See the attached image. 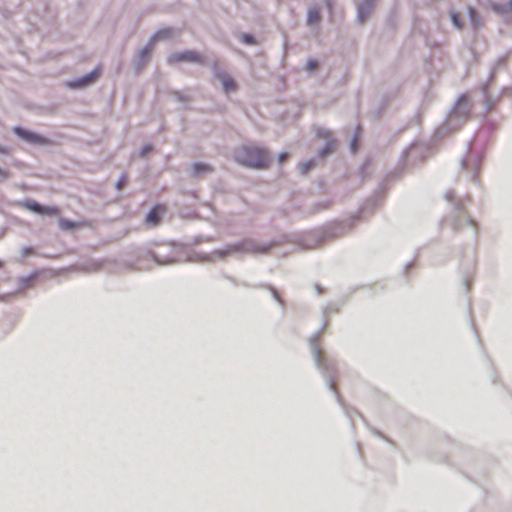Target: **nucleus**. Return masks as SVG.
Returning <instances> with one entry per match:
<instances>
[{"mask_svg":"<svg viewBox=\"0 0 512 512\" xmlns=\"http://www.w3.org/2000/svg\"><path fill=\"white\" fill-rule=\"evenodd\" d=\"M235 159L238 163L252 168H266L270 158L268 152L255 145H245L236 150Z\"/></svg>","mask_w":512,"mask_h":512,"instance_id":"1","label":"nucleus"},{"mask_svg":"<svg viewBox=\"0 0 512 512\" xmlns=\"http://www.w3.org/2000/svg\"><path fill=\"white\" fill-rule=\"evenodd\" d=\"M182 61L203 63L204 57L195 51H184L180 53H174L168 57V63L170 64H175Z\"/></svg>","mask_w":512,"mask_h":512,"instance_id":"2","label":"nucleus"},{"mask_svg":"<svg viewBox=\"0 0 512 512\" xmlns=\"http://www.w3.org/2000/svg\"><path fill=\"white\" fill-rule=\"evenodd\" d=\"M268 250L269 246L258 245L251 240H245L232 247V251H244L253 254L266 253Z\"/></svg>","mask_w":512,"mask_h":512,"instance_id":"3","label":"nucleus"},{"mask_svg":"<svg viewBox=\"0 0 512 512\" xmlns=\"http://www.w3.org/2000/svg\"><path fill=\"white\" fill-rule=\"evenodd\" d=\"M13 131L16 135L29 143L42 145L49 142L46 138L20 127H15Z\"/></svg>","mask_w":512,"mask_h":512,"instance_id":"4","label":"nucleus"},{"mask_svg":"<svg viewBox=\"0 0 512 512\" xmlns=\"http://www.w3.org/2000/svg\"><path fill=\"white\" fill-rule=\"evenodd\" d=\"M101 70L99 68L94 69L91 73L87 74L86 76L69 83V86L72 88H81L84 87L92 82H94L100 75Z\"/></svg>","mask_w":512,"mask_h":512,"instance_id":"5","label":"nucleus"},{"mask_svg":"<svg viewBox=\"0 0 512 512\" xmlns=\"http://www.w3.org/2000/svg\"><path fill=\"white\" fill-rule=\"evenodd\" d=\"M217 77L220 79L225 92H232L237 89L235 81L226 73H218Z\"/></svg>","mask_w":512,"mask_h":512,"instance_id":"6","label":"nucleus"},{"mask_svg":"<svg viewBox=\"0 0 512 512\" xmlns=\"http://www.w3.org/2000/svg\"><path fill=\"white\" fill-rule=\"evenodd\" d=\"M165 212V207L162 205H157L153 207L146 217V221L150 224H157L160 219V214Z\"/></svg>","mask_w":512,"mask_h":512,"instance_id":"7","label":"nucleus"},{"mask_svg":"<svg viewBox=\"0 0 512 512\" xmlns=\"http://www.w3.org/2000/svg\"><path fill=\"white\" fill-rule=\"evenodd\" d=\"M307 21L309 25L317 24L320 21V10L317 7L309 9Z\"/></svg>","mask_w":512,"mask_h":512,"instance_id":"8","label":"nucleus"},{"mask_svg":"<svg viewBox=\"0 0 512 512\" xmlns=\"http://www.w3.org/2000/svg\"><path fill=\"white\" fill-rule=\"evenodd\" d=\"M192 171H193V174L195 176H199L201 174L211 172L212 168L209 165H207V164L196 163V164L193 165Z\"/></svg>","mask_w":512,"mask_h":512,"instance_id":"9","label":"nucleus"},{"mask_svg":"<svg viewBox=\"0 0 512 512\" xmlns=\"http://www.w3.org/2000/svg\"><path fill=\"white\" fill-rule=\"evenodd\" d=\"M42 215H49V216H58L60 214V209L56 206H43L41 210Z\"/></svg>","mask_w":512,"mask_h":512,"instance_id":"10","label":"nucleus"},{"mask_svg":"<svg viewBox=\"0 0 512 512\" xmlns=\"http://www.w3.org/2000/svg\"><path fill=\"white\" fill-rule=\"evenodd\" d=\"M24 206L32 211V212H35V213H38V214H41V210H42V205H40L39 203L35 202V201H27L24 203Z\"/></svg>","mask_w":512,"mask_h":512,"instance_id":"11","label":"nucleus"},{"mask_svg":"<svg viewBox=\"0 0 512 512\" xmlns=\"http://www.w3.org/2000/svg\"><path fill=\"white\" fill-rule=\"evenodd\" d=\"M152 49H153V43H150L149 45H147L145 48H143L140 52V58H141V61L145 62L148 60V58L150 57V54L152 52Z\"/></svg>","mask_w":512,"mask_h":512,"instance_id":"12","label":"nucleus"},{"mask_svg":"<svg viewBox=\"0 0 512 512\" xmlns=\"http://www.w3.org/2000/svg\"><path fill=\"white\" fill-rule=\"evenodd\" d=\"M59 226L63 230H71V229H74L77 225L74 222H71L69 220L60 218L59 219Z\"/></svg>","mask_w":512,"mask_h":512,"instance_id":"13","label":"nucleus"},{"mask_svg":"<svg viewBox=\"0 0 512 512\" xmlns=\"http://www.w3.org/2000/svg\"><path fill=\"white\" fill-rule=\"evenodd\" d=\"M172 33V30L171 29H162V30H159L155 37H154V40H161V39H165V38H168Z\"/></svg>","mask_w":512,"mask_h":512,"instance_id":"14","label":"nucleus"},{"mask_svg":"<svg viewBox=\"0 0 512 512\" xmlns=\"http://www.w3.org/2000/svg\"><path fill=\"white\" fill-rule=\"evenodd\" d=\"M314 166V162L312 160L302 162L299 165V169L302 174L308 173V171Z\"/></svg>","mask_w":512,"mask_h":512,"instance_id":"15","label":"nucleus"},{"mask_svg":"<svg viewBox=\"0 0 512 512\" xmlns=\"http://www.w3.org/2000/svg\"><path fill=\"white\" fill-rule=\"evenodd\" d=\"M316 362L319 366L324 365V353L320 348H316L314 351Z\"/></svg>","mask_w":512,"mask_h":512,"instance_id":"16","label":"nucleus"},{"mask_svg":"<svg viewBox=\"0 0 512 512\" xmlns=\"http://www.w3.org/2000/svg\"><path fill=\"white\" fill-rule=\"evenodd\" d=\"M461 219L464 221V225L472 227L475 232L477 231V225L470 217L463 214Z\"/></svg>","mask_w":512,"mask_h":512,"instance_id":"17","label":"nucleus"},{"mask_svg":"<svg viewBox=\"0 0 512 512\" xmlns=\"http://www.w3.org/2000/svg\"><path fill=\"white\" fill-rule=\"evenodd\" d=\"M367 13H368V10H367ZM365 16H366V7L365 6L359 7V9H358V17H359L361 22L364 21Z\"/></svg>","mask_w":512,"mask_h":512,"instance_id":"18","label":"nucleus"},{"mask_svg":"<svg viewBox=\"0 0 512 512\" xmlns=\"http://www.w3.org/2000/svg\"><path fill=\"white\" fill-rule=\"evenodd\" d=\"M451 17H452V21H453V24L455 25V27L458 29H461L462 24L460 23L458 15L456 13H453Z\"/></svg>","mask_w":512,"mask_h":512,"instance_id":"19","label":"nucleus"},{"mask_svg":"<svg viewBox=\"0 0 512 512\" xmlns=\"http://www.w3.org/2000/svg\"><path fill=\"white\" fill-rule=\"evenodd\" d=\"M317 66H318V63L316 60H310V61H308L306 68L308 71L311 72V71L315 70L317 68Z\"/></svg>","mask_w":512,"mask_h":512,"instance_id":"20","label":"nucleus"},{"mask_svg":"<svg viewBox=\"0 0 512 512\" xmlns=\"http://www.w3.org/2000/svg\"><path fill=\"white\" fill-rule=\"evenodd\" d=\"M242 38H243V41H244L245 43H248V44H252V43H254V41H253V37H252V36H250V35H243V37H242Z\"/></svg>","mask_w":512,"mask_h":512,"instance_id":"21","label":"nucleus"},{"mask_svg":"<svg viewBox=\"0 0 512 512\" xmlns=\"http://www.w3.org/2000/svg\"><path fill=\"white\" fill-rule=\"evenodd\" d=\"M287 158H288V153H286V152L281 153V154L279 155V162H280V163H283L284 161H286V160H287Z\"/></svg>","mask_w":512,"mask_h":512,"instance_id":"22","label":"nucleus"},{"mask_svg":"<svg viewBox=\"0 0 512 512\" xmlns=\"http://www.w3.org/2000/svg\"><path fill=\"white\" fill-rule=\"evenodd\" d=\"M125 183H126V177H124V176H123V177L118 181V184H117L118 189H121V188L124 186V184H125Z\"/></svg>","mask_w":512,"mask_h":512,"instance_id":"23","label":"nucleus"},{"mask_svg":"<svg viewBox=\"0 0 512 512\" xmlns=\"http://www.w3.org/2000/svg\"><path fill=\"white\" fill-rule=\"evenodd\" d=\"M469 13H470V17H471V20L473 22H475V17H476V11L472 8L469 9Z\"/></svg>","mask_w":512,"mask_h":512,"instance_id":"24","label":"nucleus"},{"mask_svg":"<svg viewBox=\"0 0 512 512\" xmlns=\"http://www.w3.org/2000/svg\"><path fill=\"white\" fill-rule=\"evenodd\" d=\"M493 9H494L495 11H497V12H501V13H503V12H506V11H507V10L502 9L499 5H494V6H493Z\"/></svg>","mask_w":512,"mask_h":512,"instance_id":"25","label":"nucleus"},{"mask_svg":"<svg viewBox=\"0 0 512 512\" xmlns=\"http://www.w3.org/2000/svg\"><path fill=\"white\" fill-rule=\"evenodd\" d=\"M149 151H151V146H146L145 148H143L142 150V155H146Z\"/></svg>","mask_w":512,"mask_h":512,"instance_id":"26","label":"nucleus"},{"mask_svg":"<svg viewBox=\"0 0 512 512\" xmlns=\"http://www.w3.org/2000/svg\"><path fill=\"white\" fill-rule=\"evenodd\" d=\"M0 175H2L3 177H8V173L3 172L1 169H0Z\"/></svg>","mask_w":512,"mask_h":512,"instance_id":"27","label":"nucleus"},{"mask_svg":"<svg viewBox=\"0 0 512 512\" xmlns=\"http://www.w3.org/2000/svg\"><path fill=\"white\" fill-rule=\"evenodd\" d=\"M273 294H274L275 298H276L278 301H280V298H279V296H278V294H277V291L273 290Z\"/></svg>","mask_w":512,"mask_h":512,"instance_id":"28","label":"nucleus"},{"mask_svg":"<svg viewBox=\"0 0 512 512\" xmlns=\"http://www.w3.org/2000/svg\"><path fill=\"white\" fill-rule=\"evenodd\" d=\"M454 229L455 230H460L461 229L459 224H458V222L454 224Z\"/></svg>","mask_w":512,"mask_h":512,"instance_id":"29","label":"nucleus"},{"mask_svg":"<svg viewBox=\"0 0 512 512\" xmlns=\"http://www.w3.org/2000/svg\"><path fill=\"white\" fill-rule=\"evenodd\" d=\"M31 252H32V249H30V248H27V249H25V251H24V253H25V254H29V253H31Z\"/></svg>","mask_w":512,"mask_h":512,"instance_id":"30","label":"nucleus"},{"mask_svg":"<svg viewBox=\"0 0 512 512\" xmlns=\"http://www.w3.org/2000/svg\"><path fill=\"white\" fill-rule=\"evenodd\" d=\"M507 10L512 11V0L510 1L509 8Z\"/></svg>","mask_w":512,"mask_h":512,"instance_id":"31","label":"nucleus"},{"mask_svg":"<svg viewBox=\"0 0 512 512\" xmlns=\"http://www.w3.org/2000/svg\"><path fill=\"white\" fill-rule=\"evenodd\" d=\"M368 5L372 4L374 0H365Z\"/></svg>","mask_w":512,"mask_h":512,"instance_id":"32","label":"nucleus"},{"mask_svg":"<svg viewBox=\"0 0 512 512\" xmlns=\"http://www.w3.org/2000/svg\"><path fill=\"white\" fill-rule=\"evenodd\" d=\"M352 149H353V151H355V150H356V144H355V141L353 142Z\"/></svg>","mask_w":512,"mask_h":512,"instance_id":"33","label":"nucleus"},{"mask_svg":"<svg viewBox=\"0 0 512 512\" xmlns=\"http://www.w3.org/2000/svg\"><path fill=\"white\" fill-rule=\"evenodd\" d=\"M3 266V263L0 261V268Z\"/></svg>","mask_w":512,"mask_h":512,"instance_id":"34","label":"nucleus"}]
</instances>
